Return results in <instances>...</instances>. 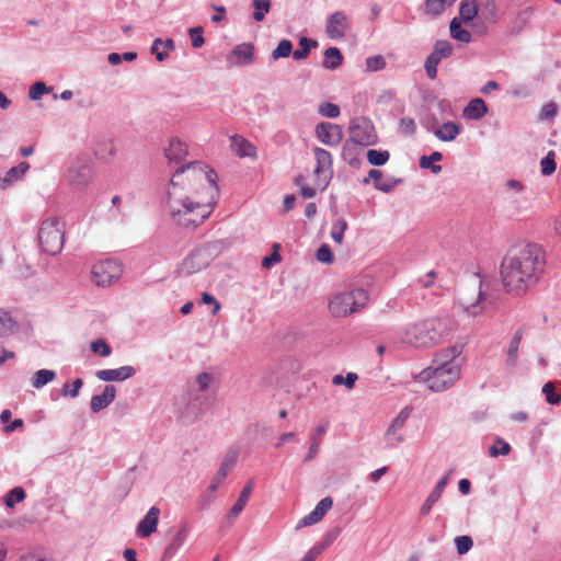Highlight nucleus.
<instances>
[{
    "label": "nucleus",
    "instance_id": "obj_28",
    "mask_svg": "<svg viewBox=\"0 0 561 561\" xmlns=\"http://www.w3.org/2000/svg\"><path fill=\"white\" fill-rule=\"evenodd\" d=\"M533 15V10L530 8H526L519 11L516 16L510 22L507 26V32L510 35L519 34L525 26L529 23L530 18Z\"/></svg>",
    "mask_w": 561,
    "mask_h": 561
},
{
    "label": "nucleus",
    "instance_id": "obj_36",
    "mask_svg": "<svg viewBox=\"0 0 561 561\" xmlns=\"http://www.w3.org/2000/svg\"><path fill=\"white\" fill-rule=\"evenodd\" d=\"M450 35L454 39L461 43H469L471 41V34L469 31L462 28L460 20L454 18L449 25Z\"/></svg>",
    "mask_w": 561,
    "mask_h": 561
},
{
    "label": "nucleus",
    "instance_id": "obj_41",
    "mask_svg": "<svg viewBox=\"0 0 561 561\" xmlns=\"http://www.w3.org/2000/svg\"><path fill=\"white\" fill-rule=\"evenodd\" d=\"M252 5L254 9L253 19L261 22L271 10V0H252Z\"/></svg>",
    "mask_w": 561,
    "mask_h": 561
},
{
    "label": "nucleus",
    "instance_id": "obj_16",
    "mask_svg": "<svg viewBox=\"0 0 561 561\" xmlns=\"http://www.w3.org/2000/svg\"><path fill=\"white\" fill-rule=\"evenodd\" d=\"M318 139L327 146L336 147L343 139L342 128L333 123L322 122L316 126Z\"/></svg>",
    "mask_w": 561,
    "mask_h": 561
},
{
    "label": "nucleus",
    "instance_id": "obj_39",
    "mask_svg": "<svg viewBox=\"0 0 561 561\" xmlns=\"http://www.w3.org/2000/svg\"><path fill=\"white\" fill-rule=\"evenodd\" d=\"M453 3L454 1L450 0H426L425 11L431 15H439Z\"/></svg>",
    "mask_w": 561,
    "mask_h": 561
},
{
    "label": "nucleus",
    "instance_id": "obj_4",
    "mask_svg": "<svg viewBox=\"0 0 561 561\" xmlns=\"http://www.w3.org/2000/svg\"><path fill=\"white\" fill-rule=\"evenodd\" d=\"M448 334L449 320L437 317L405 325L400 339L403 343L414 347H432Z\"/></svg>",
    "mask_w": 561,
    "mask_h": 561
},
{
    "label": "nucleus",
    "instance_id": "obj_42",
    "mask_svg": "<svg viewBox=\"0 0 561 561\" xmlns=\"http://www.w3.org/2000/svg\"><path fill=\"white\" fill-rule=\"evenodd\" d=\"M434 57H436L439 61L448 58L453 54V46L447 41H437L434 44L433 51L431 53Z\"/></svg>",
    "mask_w": 561,
    "mask_h": 561
},
{
    "label": "nucleus",
    "instance_id": "obj_31",
    "mask_svg": "<svg viewBox=\"0 0 561 561\" xmlns=\"http://www.w3.org/2000/svg\"><path fill=\"white\" fill-rule=\"evenodd\" d=\"M117 153V147L112 139H106L95 148L96 157L103 162H111Z\"/></svg>",
    "mask_w": 561,
    "mask_h": 561
},
{
    "label": "nucleus",
    "instance_id": "obj_37",
    "mask_svg": "<svg viewBox=\"0 0 561 561\" xmlns=\"http://www.w3.org/2000/svg\"><path fill=\"white\" fill-rule=\"evenodd\" d=\"M522 341V333L519 331L515 332L513 337L510 341L508 347L506 350V360L510 366H515L517 362L518 348Z\"/></svg>",
    "mask_w": 561,
    "mask_h": 561
},
{
    "label": "nucleus",
    "instance_id": "obj_30",
    "mask_svg": "<svg viewBox=\"0 0 561 561\" xmlns=\"http://www.w3.org/2000/svg\"><path fill=\"white\" fill-rule=\"evenodd\" d=\"M329 424L328 422L320 424L314 430V433L311 436L310 447L308 454L305 457V461H309L316 457L319 451L320 445L322 443V437L328 431Z\"/></svg>",
    "mask_w": 561,
    "mask_h": 561
},
{
    "label": "nucleus",
    "instance_id": "obj_49",
    "mask_svg": "<svg viewBox=\"0 0 561 561\" xmlns=\"http://www.w3.org/2000/svg\"><path fill=\"white\" fill-rule=\"evenodd\" d=\"M347 229L345 219H339L332 225L331 238L339 244L343 242L344 231Z\"/></svg>",
    "mask_w": 561,
    "mask_h": 561
},
{
    "label": "nucleus",
    "instance_id": "obj_25",
    "mask_svg": "<svg viewBox=\"0 0 561 561\" xmlns=\"http://www.w3.org/2000/svg\"><path fill=\"white\" fill-rule=\"evenodd\" d=\"M253 488H254V480L251 479L243 486V489H242V491H241L237 502L231 507V510H230V512H229V514L227 516L228 519L233 520L243 511V508L248 504V501H249V499L251 496Z\"/></svg>",
    "mask_w": 561,
    "mask_h": 561
},
{
    "label": "nucleus",
    "instance_id": "obj_59",
    "mask_svg": "<svg viewBox=\"0 0 561 561\" xmlns=\"http://www.w3.org/2000/svg\"><path fill=\"white\" fill-rule=\"evenodd\" d=\"M188 34H190V37L192 41V46L194 48H201L204 45L205 39L203 36V27L202 26H195V27L190 28Z\"/></svg>",
    "mask_w": 561,
    "mask_h": 561
},
{
    "label": "nucleus",
    "instance_id": "obj_46",
    "mask_svg": "<svg viewBox=\"0 0 561 561\" xmlns=\"http://www.w3.org/2000/svg\"><path fill=\"white\" fill-rule=\"evenodd\" d=\"M542 393L545 394L546 401L549 404L556 405V404H559L561 401V397L557 392L554 382H551V381L546 382L542 386Z\"/></svg>",
    "mask_w": 561,
    "mask_h": 561
},
{
    "label": "nucleus",
    "instance_id": "obj_10",
    "mask_svg": "<svg viewBox=\"0 0 561 561\" xmlns=\"http://www.w3.org/2000/svg\"><path fill=\"white\" fill-rule=\"evenodd\" d=\"M123 274V265L114 259H106L93 264L91 279L100 287H107L116 283Z\"/></svg>",
    "mask_w": 561,
    "mask_h": 561
},
{
    "label": "nucleus",
    "instance_id": "obj_52",
    "mask_svg": "<svg viewBox=\"0 0 561 561\" xmlns=\"http://www.w3.org/2000/svg\"><path fill=\"white\" fill-rule=\"evenodd\" d=\"M91 351L102 357H108L112 348L104 339H96L91 343Z\"/></svg>",
    "mask_w": 561,
    "mask_h": 561
},
{
    "label": "nucleus",
    "instance_id": "obj_3",
    "mask_svg": "<svg viewBox=\"0 0 561 561\" xmlns=\"http://www.w3.org/2000/svg\"><path fill=\"white\" fill-rule=\"evenodd\" d=\"M459 355L456 347L440 352L430 367L415 376V380L426 383L434 392L447 390L460 378L462 359Z\"/></svg>",
    "mask_w": 561,
    "mask_h": 561
},
{
    "label": "nucleus",
    "instance_id": "obj_9",
    "mask_svg": "<svg viewBox=\"0 0 561 561\" xmlns=\"http://www.w3.org/2000/svg\"><path fill=\"white\" fill-rule=\"evenodd\" d=\"M456 306L469 317L482 314L488 309L489 301L481 290V283L474 279L471 287L460 288L456 296Z\"/></svg>",
    "mask_w": 561,
    "mask_h": 561
},
{
    "label": "nucleus",
    "instance_id": "obj_62",
    "mask_svg": "<svg viewBox=\"0 0 561 561\" xmlns=\"http://www.w3.org/2000/svg\"><path fill=\"white\" fill-rule=\"evenodd\" d=\"M328 542H320L313 546L300 561H314L327 548Z\"/></svg>",
    "mask_w": 561,
    "mask_h": 561
},
{
    "label": "nucleus",
    "instance_id": "obj_15",
    "mask_svg": "<svg viewBox=\"0 0 561 561\" xmlns=\"http://www.w3.org/2000/svg\"><path fill=\"white\" fill-rule=\"evenodd\" d=\"M351 26L350 19L343 11L330 14L325 23L327 35L332 39H341Z\"/></svg>",
    "mask_w": 561,
    "mask_h": 561
},
{
    "label": "nucleus",
    "instance_id": "obj_61",
    "mask_svg": "<svg viewBox=\"0 0 561 561\" xmlns=\"http://www.w3.org/2000/svg\"><path fill=\"white\" fill-rule=\"evenodd\" d=\"M415 123L411 117H402L399 122V129L402 134L411 136L415 133Z\"/></svg>",
    "mask_w": 561,
    "mask_h": 561
},
{
    "label": "nucleus",
    "instance_id": "obj_64",
    "mask_svg": "<svg viewBox=\"0 0 561 561\" xmlns=\"http://www.w3.org/2000/svg\"><path fill=\"white\" fill-rule=\"evenodd\" d=\"M273 253L265 256L263 260H262V265L263 267L265 268H271L275 263H278L280 261V255L278 253V250H279V245L278 244H274L273 245Z\"/></svg>",
    "mask_w": 561,
    "mask_h": 561
},
{
    "label": "nucleus",
    "instance_id": "obj_14",
    "mask_svg": "<svg viewBox=\"0 0 561 561\" xmlns=\"http://www.w3.org/2000/svg\"><path fill=\"white\" fill-rule=\"evenodd\" d=\"M411 413L412 408L407 405L393 419L392 423L385 433V438L388 440L389 445L393 446L405 440V436L401 434L400 431L404 427Z\"/></svg>",
    "mask_w": 561,
    "mask_h": 561
},
{
    "label": "nucleus",
    "instance_id": "obj_35",
    "mask_svg": "<svg viewBox=\"0 0 561 561\" xmlns=\"http://www.w3.org/2000/svg\"><path fill=\"white\" fill-rule=\"evenodd\" d=\"M56 378V371L51 369H39L31 379V383L35 389H41Z\"/></svg>",
    "mask_w": 561,
    "mask_h": 561
},
{
    "label": "nucleus",
    "instance_id": "obj_56",
    "mask_svg": "<svg viewBox=\"0 0 561 561\" xmlns=\"http://www.w3.org/2000/svg\"><path fill=\"white\" fill-rule=\"evenodd\" d=\"M358 379V376L355 373H348L345 377L342 375H335L332 378V382L335 386L344 385L347 389H352Z\"/></svg>",
    "mask_w": 561,
    "mask_h": 561
},
{
    "label": "nucleus",
    "instance_id": "obj_53",
    "mask_svg": "<svg viewBox=\"0 0 561 561\" xmlns=\"http://www.w3.org/2000/svg\"><path fill=\"white\" fill-rule=\"evenodd\" d=\"M318 112L321 116L329 118H335L341 113L339 105L331 102L321 103L319 105Z\"/></svg>",
    "mask_w": 561,
    "mask_h": 561
},
{
    "label": "nucleus",
    "instance_id": "obj_5",
    "mask_svg": "<svg viewBox=\"0 0 561 561\" xmlns=\"http://www.w3.org/2000/svg\"><path fill=\"white\" fill-rule=\"evenodd\" d=\"M221 241L207 242L194 249L178 266L180 275L190 276L205 270L221 253Z\"/></svg>",
    "mask_w": 561,
    "mask_h": 561
},
{
    "label": "nucleus",
    "instance_id": "obj_19",
    "mask_svg": "<svg viewBox=\"0 0 561 561\" xmlns=\"http://www.w3.org/2000/svg\"><path fill=\"white\" fill-rule=\"evenodd\" d=\"M136 374L133 366L126 365L115 369H100L95 371V377L101 381H124Z\"/></svg>",
    "mask_w": 561,
    "mask_h": 561
},
{
    "label": "nucleus",
    "instance_id": "obj_1",
    "mask_svg": "<svg viewBox=\"0 0 561 561\" xmlns=\"http://www.w3.org/2000/svg\"><path fill=\"white\" fill-rule=\"evenodd\" d=\"M218 194L217 174L192 162L173 173L164 201L165 211L180 226H198L211 214Z\"/></svg>",
    "mask_w": 561,
    "mask_h": 561
},
{
    "label": "nucleus",
    "instance_id": "obj_60",
    "mask_svg": "<svg viewBox=\"0 0 561 561\" xmlns=\"http://www.w3.org/2000/svg\"><path fill=\"white\" fill-rule=\"evenodd\" d=\"M316 257L321 263L331 264L333 262V254L331 252V249L327 244H322L317 250Z\"/></svg>",
    "mask_w": 561,
    "mask_h": 561
},
{
    "label": "nucleus",
    "instance_id": "obj_45",
    "mask_svg": "<svg viewBox=\"0 0 561 561\" xmlns=\"http://www.w3.org/2000/svg\"><path fill=\"white\" fill-rule=\"evenodd\" d=\"M293 53V44L289 39H282L277 47L272 51L273 60L289 57Z\"/></svg>",
    "mask_w": 561,
    "mask_h": 561
},
{
    "label": "nucleus",
    "instance_id": "obj_11",
    "mask_svg": "<svg viewBox=\"0 0 561 561\" xmlns=\"http://www.w3.org/2000/svg\"><path fill=\"white\" fill-rule=\"evenodd\" d=\"M350 137V141L362 147L373 146L378 140L374 124L366 117H357L352 121Z\"/></svg>",
    "mask_w": 561,
    "mask_h": 561
},
{
    "label": "nucleus",
    "instance_id": "obj_24",
    "mask_svg": "<svg viewBox=\"0 0 561 561\" xmlns=\"http://www.w3.org/2000/svg\"><path fill=\"white\" fill-rule=\"evenodd\" d=\"M186 156V146L175 137L169 139L164 157L169 163H180Z\"/></svg>",
    "mask_w": 561,
    "mask_h": 561
},
{
    "label": "nucleus",
    "instance_id": "obj_23",
    "mask_svg": "<svg viewBox=\"0 0 561 561\" xmlns=\"http://www.w3.org/2000/svg\"><path fill=\"white\" fill-rule=\"evenodd\" d=\"M188 535V526L186 524H183L174 534L171 542L165 547L162 559L169 560L173 558L179 549L184 545L186 541Z\"/></svg>",
    "mask_w": 561,
    "mask_h": 561
},
{
    "label": "nucleus",
    "instance_id": "obj_43",
    "mask_svg": "<svg viewBox=\"0 0 561 561\" xmlns=\"http://www.w3.org/2000/svg\"><path fill=\"white\" fill-rule=\"evenodd\" d=\"M357 145L353 144L352 141L347 140L342 150V158L343 160L348 163L350 165H356L358 163L357 158Z\"/></svg>",
    "mask_w": 561,
    "mask_h": 561
},
{
    "label": "nucleus",
    "instance_id": "obj_33",
    "mask_svg": "<svg viewBox=\"0 0 561 561\" xmlns=\"http://www.w3.org/2000/svg\"><path fill=\"white\" fill-rule=\"evenodd\" d=\"M18 322L8 311L0 309V336H9L18 331Z\"/></svg>",
    "mask_w": 561,
    "mask_h": 561
},
{
    "label": "nucleus",
    "instance_id": "obj_57",
    "mask_svg": "<svg viewBox=\"0 0 561 561\" xmlns=\"http://www.w3.org/2000/svg\"><path fill=\"white\" fill-rule=\"evenodd\" d=\"M473 541L469 536H458L455 538V546L459 554L467 553L472 548Z\"/></svg>",
    "mask_w": 561,
    "mask_h": 561
},
{
    "label": "nucleus",
    "instance_id": "obj_7",
    "mask_svg": "<svg viewBox=\"0 0 561 561\" xmlns=\"http://www.w3.org/2000/svg\"><path fill=\"white\" fill-rule=\"evenodd\" d=\"M64 222L59 217L44 219L38 230V241L43 252L49 255L58 254L64 247Z\"/></svg>",
    "mask_w": 561,
    "mask_h": 561
},
{
    "label": "nucleus",
    "instance_id": "obj_40",
    "mask_svg": "<svg viewBox=\"0 0 561 561\" xmlns=\"http://www.w3.org/2000/svg\"><path fill=\"white\" fill-rule=\"evenodd\" d=\"M367 161L375 167L383 165L388 162L390 153L388 150L369 149L366 152Z\"/></svg>",
    "mask_w": 561,
    "mask_h": 561
},
{
    "label": "nucleus",
    "instance_id": "obj_47",
    "mask_svg": "<svg viewBox=\"0 0 561 561\" xmlns=\"http://www.w3.org/2000/svg\"><path fill=\"white\" fill-rule=\"evenodd\" d=\"M510 451H511V445L500 437H497L495 439L494 445H492L489 448V454L491 457L506 456L510 454Z\"/></svg>",
    "mask_w": 561,
    "mask_h": 561
},
{
    "label": "nucleus",
    "instance_id": "obj_22",
    "mask_svg": "<svg viewBox=\"0 0 561 561\" xmlns=\"http://www.w3.org/2000/svg\"><path fill=\"white\" fill-rule=\"evenodd\" d=\"M440 141H454L461 133V126L455 122H446L440 127L427 128Z\"/></svg>",
    "mask_w": 561,
    "mask_h": 561
},
{
    "label": "nucleus",
    "instance_id": "obj_63",
    "mask_svg": "<svg viewBox=\"0 0 561 561\" xmlns=\"http://www.w3.org/2000/svg\"><path fill=\"white\" fill-rule=\"evenodd\" d=\"M216 491H211V483L205 490V492L201 495L198 500V505L202 510L208 507L215 501Z\"/></svg>",
    "mask_w": 561,
    "mask_h": 561
},
{
    "label": "nucleus",
    "instance_id": "obj_21",
    "mask_svg": "<svg viewBox=\"0 0 561 561\" xmlns=\"http://www.w3.org/2000/svg\"><path fill=\"white\" fill-rule=\"evenodd\" d=\"M116 397V388L113 385L104 387L101 394H94L90 401V409L92 412L98 413L106 409Z\"/></svg>",
    "mask_w": 561,
    "mask_h": 561
},
{
    "label": "nucleus",
    "instance_id": "obj_54",
    "mask_svg": "<svg viewBox=\"0 0 561 561\" xmlns=\"http://www.w3.org/2000/svg\"><path fill=\"white\" fill-rule=\"evenodd\" d=\"M50 88H48L44 82L37 81L31 85L28 90V96L33 101L39 100L44 94L50 92Z\"/></svg>",
    "mask_w": 561,
    "mask_h": 561
},
{
    "label": "nucleus",
    "instance_id": "obj_51",
    "mask_svg": "<svg viewBox=\"0 0 561 561\" xmlns=\"http://www.w3.org/2000/svg\"><path fill=\"white\" fill-rule=\"evenodd\" d=\"M366 71L375 72L382 70L386 67V60L381 55H375L366 58Z\"/></svg>",
    "mask_w": 561,
    "mask_h": 561
},
{
    "label": "nucleus",
    "instance_id": "obj_48",
    "mask_svg": "<svg viewBox=\"0 0 561 561\" xmlns=\"http://www.w3.org/2000/svg\"><path fill=\"white\" fill-rule=\"evenodd\" d=\"M556 153L549 151L546 157L540 161L541 174L545 176L551 175L556 171Z\"/></svg>",
    "mask_w": 561,
    "mask_h": 561
},
{
    "label": "nucleus",
    "instance_id": "obj_44",
    "mask_svg": "<svg viewBox=\"0 0 561 561\" xmlns=\"http://www.w3.org/2000/svg\"><path fill=\"white\" fill-rule=\"evenodd\" d=\"M26 494L22 486H15L8 492L4 497V504L7 507H13L15 503L22 502Z\"/></svg>",
    "mask_w": 561,
    "mask_h": 561
},
{
    "label": "nucleus",
    "instance_id": "obj_8",
    "mask_svg": "<svg viewBox=\"0 0 561 561\" xmlns=\"http://www.w3.org/2000/svg\"><path fill=\"white\" fill-rule=\"evenodd\" d=\"M367 300V291L363 288H356L333 296L329 302V310L333 317H347L364 308Z\"/></svg>",
    "mask_w": 561,
    "mask_h": 561
},
{
    "label": "nucleus",
    "instance_id": "obj_18",
    "mask_svg": "<svg viewBox=\"0 0 561 561\" xmlns=\"http://www.w3.org/2000/svg\"><path fill=\"white\" fill-rule=\"evenodd\" d=\"M160 510L157 506L149 508L145 517L138 523L136 533L140 538L150 537L158 527Z\"/></svg>",
    "mask_w": 561,
    "mask_h": 561
},
{
    "label": "nucleus",
    "instance_id": "obj_27",
    "mask_svg": "<svg viewBox=\"0 0 561 561\" xmlns=\"http://www.w3.org/2000/svg\"><path fill=\"white\" fill-rule=\"evenodd\" d=\"M488 113V106L485 102L476 98L471 100L468 105L463 108V116L468 119L479 121Z\"/></svg>",
    "mask_w": 561,
    "mask_h": 561
},
{
    "label": "nucleus",
    "instance_id": "obj_26",
    "mask_svg": "<svg viewBox=\"0 0 561 561\" xmlns=\"http://www.w3.org/2000/svg\"><path fill=\"white\" fill-rule=\"evenodd\" d=\"M28 169L30 164L27 162H21L19 165L9 169L5 175L0 179V188L5 190L16 181L21 180Z\"/></svg>",
    "mask_w": 561,
    "mask_h": 561
},
{
    "label": "nucleus",
    "instance_id": "obj_38",
    "mask_svg": "<svg viewBox=\"0 0 561 561\" xmlns=\"http://www.w3.org/2000/svg\"><path fill=\"white\" fill-rule=\"evenodd\" d=\"M318 43L313 39H309L307 37H301L299 41V48L293 51V58L295 60L306 59L311 50V48H316Z\"/></svg>",
    "mask_w": 561,
    "mask_h": 561
},
{
    "label": "nucleus",
    "instance_id": "obj_50",
    "mask_svg": "<svg viewBox=\"0 0 561 561\" xmlns=\"http://www.w3.org/2000/svg\"><path fill=\"white\" fill-rule=\"evenodd\" d=\"M440 497L442 494L433 489L421 506V515L427 516L431 513L433 506L439 501Z\"/></svg>",
    "mask_w": 561,
    "mask_h": 561
},
{
    "label": "nucleus",
    "instance_id": "obj_20",
    "mask_svg": "<svg viewBox=\"0 0 561 561\" xmlns=\"http://www.w3.org/2000/svg\"><path fill=\"white\" fill-rule=\"evenodd\" d=\"M237 458H238L237 450H231L225 456L219 469L217 470V472L213 476V478L210 480L211 491H217V489L220 486V484H222L227 474L233 468V466L237 461Z\"/></svg>",
    "mask_w": 561,
    "mask_h": 561
},
{
    "label": "nucleus",
    "instance_id": "obj_12",
    "mask_svg": "<svg viewBox=\"0 0 561 561\" xmlns=\"http://www.w3.org/2000/svg\"><path fill=\"white\" fill-rule=\"evenodd\" d=\"M314 158L317 161L316 168H314V176L317 186L321 190H324L333 174L332 170V156L331 153L322 148H316L314 149Z\"/></svg>",
    "mask_w": 561,
    "mask_h": 561
},
{
    "label": "nucleus",
    "instance_id": "obj_55",
    "mask_svg": "<svg viewBox=\"0 0 561 561\" xmlns=\"http://www.w3.org/2000/svg\"><path fill=\"white\" fill-rule=\"evenodd\" d=\"M83 386V381L80 378L73 380L72 385L65 383L61 388V394L64 397L77 398L80 393V390Z\"/></svg>",
    "mask_w": 561,
    "mask_h": 561
},
{
    "label": "nucleus",
    "instance_id": "obj_29",
    "mask_svg": "<svg viewBox=\"0 0 561 561\" xmlns=\"http://www.w3.org/2000/svg\"><path fill=\"white\" fill-rule=\"evenodd\" d=\"M230 140L232 151L236 152L240 158L255 156V147L243 137L232 136Z\"/></svg>",
    "mask_w": 561,
    "mask_h": 561
},
{
    "label": "nucleus",
    "instance_id": "obj_2",
    "mask_svg": "<svg viewBox=\"0 0 561 561\" xmlns=\"http://www.w3.org/2000/svg\"><path fill=\"white\" fill-rule=\"evenodd\" d=\"M545 263V253L538 244L528 243L518 250L510 251L501 263L503 286L515 295L526 293L538 283Z\"/></svg>",
    "mask_w": 561,
    "mask_h": 561
},
{
    "label": "nucleus",
    "instance_id": "obj_17",
    "mask_svg": "<svg viewBox=\"0 0 561 561\" xmlns=\"http://www.w3.org/2000/svg\"><path fill=\"white\" fill-rule=\"evenodd\" d=\"M333 505L331 497L322 499L308 515L304 516L296 525V529L319 523Z\"/></svg>",
    "mask_w": 561,
    "mask_h": 561
},
{
    "label": "nucleus",
    "instance_id": "obj_58",
    "mask_svg": "<svg viewBox=\"0 0 561 561\" xmlns=\"http://www.w3.org/2000/svg\"><path fill=\"white\" fill-rule=\"evenodd\" d=\"M440 61L430 54L425 60L424 68L426 75L430 79H435L437 77V66Z\"/></svg>",
    "mask_w": 561,
    "mask_h": 561
},
{
    "label": "nucleus",
    "instance_id": "obj_34",
    "mask_svg": "<svg viewBox=\"0 0 561 561\" xmlns=\"http://www.w3.org/2000/svg\"><path fill=\"white\" fill-rule=\"evenodd\" d=\"M478 14V3L476 0H462L459 8L460 20L470 23Z\"/></svg>",
    "mask_w": 561,
    "mask_h": 561
},
{
    "label": "nucleus",
    "instance_id": "obj_6",
    "mask_svg": "<svg viewBox=\"0 0 561 561\" xmlns=\"http://www.w3.org/2000/svg\"><path fill=\"white\" fill-rule=\"evenodd\" d=\"M94 176V165L85 153L71 157L65 169L64 178L67 184L75 191H84Z\"/></svg>",
    "mask_w": 561,
    "mask_h": 561
},
{
    "label": "nucleus",
    "instance_id": "obj_32",
    "mask_svg": "<svg viewBox=\"0 0 561 561\" xmlns=\"http://www.w3.org/2000/svg\"><path fill=\"white\" fill-rule=\"evenodd\" d=\"M343 62V56L337 47H329L324 50L323 67L329 70L337 69Z\"/></svg>",
    "mask_w": 561,
    "mask_h": 561
},
{
    "label": "nucleus",
    "instance_id": "obj_13",
    "mask_svg": "<svg viewBox=\"0 0 561 561\" xmlns=\"http://www.w3.org/2000/svg\"><path fill=\"white\" fill-rule=\"evenodd\" d=\"M255 46L252 43H242L234 46L226 56L229 67H245L254 62Z\"/></svg>",
    "mask_w": 561,
    "mask_h": 561
}]
</instances>
